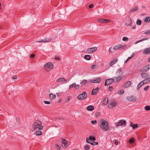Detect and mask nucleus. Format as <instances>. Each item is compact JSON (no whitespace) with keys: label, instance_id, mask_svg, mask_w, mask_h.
Here are the masks:
<instances>
[{"label":"nucleus","instance_id":"obj_33","mask_svg":"<svg viewBox=\"0 0 150 150\" xmlns=\"http://www.w3.org/2000/svg\"><path fill=\"white\" fill-rule=\"evenodd\" d=\"M144 84V83H143L142 81H141L138 85V86L137 88V90L139 89V88Z\"/></svg>","mask_w":150,"mask_h":150},{"label":"nucleus","instance_id":"obj_38","mask_svg":"<svg viewBox=\"0 0 150 150\" xmlns=\"http://www.w3.org/2000/svg\"><path fill=\"white\" fill-rule=\"evenodd\" d=\"M146 22H149L150 21V17H147L144 20Z\"/></svg>","mask_w":150,"mask_h":150},{"label":"nucleus","instance_id":"obj_21","mask_svg":"<svg viewBox=\"0 0 150 150\" xmlns=\"http://www.w3.org/2000/svg\"><path fill=\"white\" fill-rule=\"evenodd\" d=\"M108 102V98L105 97L103 99V103L104 105H106L107 104Z\"/></svg>","mask_w":150,"mask_h":150},{"label":"nucleus","instance_id":"obj_17","mask_svg":"<svg viewBox=\"0 0 150 150\" xmlns=\"http://www.w3.org/2000/svg\"><path fill=\"white\" fill-rule=\"evenodd\" d=\"M131 84V82L130 81H128L125 83V84L123 85V87L124 88H127L130 86Z\"/></svg>","mask_w":150,"mask_h":150},{"label":"nucleus","instance_id":"obj_59","mask_svg":"<svg viewBox=\"0 0 150 150\" xmlns=\"http://www.w3.org/2000/svg\"><path fill=\"white\" fill-rule=\"evenodd\" d=\"M95 67L96 65L95 64H93L91 66V68L92 69H94V68H95Z\"/></svg>","mask_w":150,"mask_h":150},{"label":"nucleus","instance_id":"obj_57","mask_svg":"<svg viewBox=\"0 0 150 150\" xmlns=\"http://www.w3.org/2000/svg\"><path fill=\"white\" fill-rule=\"evenodd\" d=\"M54 59L56 60H58L59 61L60 60V58L59 57H54Z\"/></svg>","mask_w":150,"mask_h":150},{"label":"nucleus","instance_id":"obj_3","mask_svg":"<svg viewBox=\"0 0 150 150\" xmlns=\"http://www.w3.org/2000/svg\"><path fill=\"white\" fill-rule=\"evenodd\" d=\"M44 68L47 71H50V69H53V65L51 63L48 62L45 64Z\"/></svg>","mask_w":150,"mask_h":150},{"label":"nucleus","instance_id":"obj_58","mask_svg":"<svg viewBox=\"0 0 150 150\" xmlns=\"http://www.w3.org/2000/svg\"><path fill=\"white\" fill-rule=\"evenodd\" d=\"M148 39V38H143V39H142V40H141V41H143V40H147Z\"/></svg>","mask_w":150,"mask_h":150},{"label":"nucleus","instance_id":"obj_42","mask_svg":"<svg viewBox=\"0 0 150 150\" xmlns=\"http://www.w3.org/2000/svg\"><path fill=\"white\" fill-rule=\"evenodd\" d=\"M145 109L146 111H149L150 110V106L146 105L145 107Z\"/></svg>","mask_w":150,"mask_h":150},{"label":"nucleus","instance_id":"obj_47","mask_svg":"<svg viewBox=\"0 0 150 150\" xmlns=\"http://www.w3.org/2000/svg\"><path fill=\"white\" fill-rule=\"evenodd\" d=\"M84 149L86 150H88L89 149L90 147L89 146L86 145L84 146Z\"/></svg>","mask_w":150,"mask_h":150},{"label":"nucleus","instance_id":"obj_11","mask_svg":"<svg viewBox=\"0 0 150 150\" xmlns=\"http://www.w3.org/2000/svg\"><path fill=\"white\" fill-rule=\"evenodd\" d=\"M150 69V64L147 65L141 70V72H146Z\"/></svg>","mask_w":150,"mask_h":150},{"label":"nucleus","instance_id":"obj_36","mask_svg":"<svg viewBox=\"0 0 150 150\" xmlns=\"http://www.w3.org/2000/svg\"><path fill=\"white\" fill-rule=\"evenodd\" d=\"M55 146L56 148V149L58 150H61V147L59 145L57 144H55Z\"/></svg>","mask_w":150,"mask_h":150},{"label":"nucleus","instance_id":"obj_52","mask_svg":"<svg viewBox=\"0 0 150 150\" xmlns=\"http://www.w3.org/2000/svg\"><path fill=\"white\" fill-rule=\"evenodd\" d=\"M117 58L115 59L114 60H113L112 61L113 62V63H114V64L116 63L117 61Z\"/></svg>","mask_w":150,"mask_h":150},{"label":"nucleus","instance_id":"obj_43","mask_svg":"<svg viewBox=\"0 0 150 150\" xmlns=\"http://www.w3.org/2000/svg\"><path fill=\"white\" fill-rule=\"evenodd\" d=\"M76 83H74L73 84L70 85L69 86V89H70L72 87H75Z\"/></svg>","mask_w":150,"mask_h":150},{"label":"nucleus","instance_id":"obj_26","mask_svg":"<svg viewBox=\"0 0 150 150\" xmlns=\"http://www.w3.org/2000/svg\"><path fill=\"white\" fill-rule=\"evenodd\" d=\"M66 81H67V80L63 78H61L58 79L57 81L58 82H62Z\"/></svg>","mask_w":150,"mask_h":150},{"label":"nucleus","instance_id":"obj_19","mask_svg":"<svg viewBox=\"0 0 150 150\" xmlns=\"http://www.w3.org/2000/svg\"><path fill=\"white\" fill-rule=\"evenodd\" d=\"M86 142L87 143L90 144L91 145L94 146L95 145H97L98 144V142H94L93 141V142H90L88 141V139L87 138H86Z\"/></svg>","mask_w":150,"mask_h":150},{"label":"nucleus","instance_id":"obj_60","mask_svg":"<svg viewBox=\"0 0 150 150\" xmlns=\"http://www.w3.org/2000/svg\"><path fill=\"white\" fill-rule=\"evenodd\" d=\"M93 4H91L89 6V8H91L93 7Z\"/></svg>","mask_w":150,"mask_h":150},{"label":"nucleus","instance_id":"obj_5","mask_svg":"<svg viewBox=\"0 0 150 150\" xmlns=\"http://www.w3.org/2000/svg\"><path fill=\"white\" fill-rule=\"evenodd\" d=\"M87 96V94L85 91L82 93L79 94L77 96V98L80 100H82L86 98Z\"/></svg>","mask_w":150,"mask_h":150},{"label":"nucleus","instance_id":"obj_12","mask_svg":"<svg viewBox=\"0 0 150 150\" xmlns=\"http://www.w3.org/2000/svg\"><path fill=\"white\" fill-rule=\"evenodd\" d=\"M127 98L129 101L132 102H134L137 100L136 98L133 96L127 97Z\"/></svg>","mask_w":150,"mask_h":150},{"label":"nucleus","instance_id":"obj_2","mask_svg":"<svg viewBox=\"0 0 150 150\" xmlns=\"http://www.w3.org/2000/svg\"><path fill=\"white\" fill-rule=\"evenodd\" d=\"M41 122L39 120H37L33 123L32 127L34 131L38 128V129L39 130H42L43 129V127L41 126Z\"/></svg>","mask_w":150,"mask_h":150},{"label":"nucleus","instance_id":"obj_10","mask_svg":"<svg viewBox=\"0 0 150 150\" xmlns=\"http://www.w3.org/2000/svg\"><path fill=\"white\" fill-rule=\"evenodd\" d=\"M98 21L100 23H108L110 22V20L107 19H104L103 18H100L98 19Z\"/></svg>","mask_w":150,"mask_h":150},{"label":"nucleus","instance_id":"obj_64","mask_svg":"<svg viewBox=\"0 0 150 150\" xmlns=\"http://www.w3.org/2000/svg\"><path fill=\"white\" fill-rule=\"evenodd\" d=\"M134 53H133L132 54L131 56V57H129L131 58H132V57H133L134 55Z\"/></svg>","mask_w":150,"mask_h":150},{"label":"nucleus","instance_id":"obj_16","mask_svg":"<svg viewBox=\"0 0 150 150\" xmlns=\"http://www.w3.org/2000/svg\"><path fill=\"white\" fill-rule=\"evenodd\" d=\"M116 74L117 75V77H120L122 78L123 73L121 70H118L116 72Z\"/></svg>","mask_w":150,"mask_h":150},{"label":"nucleus","instance_id":"obj_37","mask_svg":"<svg viewBox=\"0 0 150 150\" xmlns=\"http://www.w3.org/2000/svg\"><path fill=\"white\" fill-rule=\"evenodd\" d=\"M87 82V80H83L80 83L81 84H82L83 85H85L86 84Z\"/></svg>","mask_w":150,"mask_h":150},{"label":"nucleus","instance_id":"obj_29","mask_svg":"<svg viewBox=\"0 0 150 150\" xmlns=\"http://www.w3.org/2000/svg\"><path fill=\"white\" fill-rule=\"evenodd\" d=\"M122 78L120 77H114V80L115 79V82H117L120 81L122 79Z\"/></svg>","mask_w":150,"mask_h":150},{"label":"nucleus","instance_id":"obj_8","mask_svg":"<svg viewBox=\"0 0 150 150\" xmlns=\"http://www.w3.org/2000/svg\"><path fill=\"white\" fill-rule=\"evenodd\" d=\"M114 81V79L110 78L106 79L105 83V86H107L112 83Z\"/></svg>","mask_w":150,"mask_h":150},{"label":"nucleus","instance_id":"obj_44","mask_svg":"<svg viewBox=\"0 0 150 150\" xmlns=\"http://www.w3.org/2000/svg\"><path fill=\"white\" fill-rule=\"evenodd\" d=\"M136 23L138 25H141L142 23V21L140 20H137V21Z\"/></svg>","mask_w":150,"mask_h":150},{"label":"nucleus","instance_id":"obj_6","mask_svg":"<svg viewBox=\"0 0 150 150\" xmlns=\"http://www.w3.org/2000/svg\"><path fill=\"white\" fill-rule=\"evenodd\" d=\"M118 104L117 102L114 100H112L111 103L108 105V107L109 109H112Z\"/></svg>","mask_w":150,"mask_h":150},{"label":"nucleus","instance_id":"obj_46","mask_svg":"<svg viewBox=\"0 0 150 150\" xmlns=\"http://www.w3.org/2000/svg\"><path fill=\"white\" fill-rule=\"evenodd\" d=\"M122 40L123 41H127L128 40V38L127 37H124L122 38Z\"/></svg>","mask_w":150,"mask_h":150},{"label":"nucleus","instance_id":"obj_30","mask_svg":"<svg viewBox=\"0 0 150 150\" xmlns=\"http://www.w3.org/2000/svg\"><path fill=\"white\" fill-rule=\"evenodd\" d=\"M34 134L37 136H40L42 134V133L41 131H38L35 132Z\"/></svg>","mask_w":150,"mask_h":150},{"label":"nucleus","instance_id":"obj_18","mask_svg":"<svg viewBox=\"0 0 150 150\" xmlns=\"http://www.w3.org/2000/svg\"><path fill=\"white\" fill-rule=\"evenodd\" d=\"M144 54H150V47L145 49L143 52Z\"/></svg>","mask_w":150,"mask_h":150},{"label":"nucleus","instance_id":"obj_25","mask_svg":"<svg viewBox=\"0 0 150 150\" xmlns=\"http://www.w3.org/2000/svg\"><path fill=\"white\" fill-rule=\"evenodd\" d=\"M141 76L142 78H147L149 76L148 74L145 73H142L141 74Z\"/></svg>","mask_w":150,"mask_h":150},{"label":"nucleus","instance_id":"obj_34","mask_svg":"<svg viewBox=\"0 0 150 150\" xmlns=\"http://www.w3.org/2000/svg\"><path fill=\"white\" fill-rule=\"evenodd\" d=\"M124 92V91L123 89L119 90L117 92L118 94L119 95H122Z\"/></svg>","mask_w":150,"mask_h":150},{"label":"nucleus","instance_id":"obj_23","mask_svg":"<svg viewBox=\"0 0 150 150\" xmlns=\"http://www.w3.org/2000/svg\"><path fill=\"white\" fill-rule=\"evenodd\" d=\"M130 126L132 127L133 129H135L138 128V125L137 124H133L132 122H131L130 124Z\"/></svg>","mask_w":150,"mask_h":150},{"label":"nucleus","instance_id":"obj_63","mask_svg":"<svg viewBox=\"0 0 150 150\" xmlns=\"http://www.w3.org/2000/svg\"><path fill=\"white\" fill-rule=\"evenodd\" d=\"M115 144L116 145H117L118 144V142L116 140H115Z\"/></svg>","mask_w":150,"mask_h":150},{"label":"nucleus","instance_id":"obj_13","mask_svg":"<svg viewBox=\"0 0 150 150\" xmlns=\"http://www.w3.org/2000/svg\"><path fill=\"white\" fill-rule=\"evenodd\" d=\"M100 88L99 87H97L95 89H93L91 92V95H94L96 94L98 91L100 90Z\"/></svg>","mask_w":150,"mask_h":150},{"label":"nucleus","instance_id":"obj_32","mask_svg":"<svg viewBox=\"0 0 150 150\" xmlns=\"http://www.w3.org/2000/svg\"><path fill=\"white\" fill-rule=\"evenodd\" d=\"M91 56L89 55H86L84 56V58L87 60H89L91 59Z\"/></svg>","mask_w":150,"mask_h":150},{"label":"nucleus","instance_id":"obj_9","mask_svg":"<svg viewBox=\"0 0 150 150\" xmlns=\"http://www.w3.org/2000/svg\"><path fill=\"white\" fill-rule=\"evenodd\" d=\"M126 125V121L124 120H121L119 122H117L116 125V126H120L121 125H124V126H125Z\"/></svg>","mask_w":150,"mask_h":150},{"label":"nucleus","instance_id":"obj_40","mask_svg":"<svg viewBox=\"0 0 150 150\" xmlns=\"http://www.w3.org/2000/svg\"><path fill=\"white\" fill-rule=\"evenodd\" d=\"M134 139L133 138H131L129 141V142L130 144L133 143L134 142Z\"/></svg>","mask_w":150,"mask_h":150},{"label":"nucleus","instance_id":"obj_31","mask_svg":"<svg viewBox=\"0 0 150 150\" xmlns=\"http://www.w3.org/2000/svg\"><path fill=\"white\" fill-rule=\"evenodd\" d=\"M120 50L124 49L127 47V45L126 44L122 46L121 44H120Z\"/></svg>","mask_w":150,"mask_h":150},{"label":"nucleus","instance_id":"obj_48","mask_svg":"<svg viewBox=\"0 0 150 150\" xmlns=\"http://www.w3.org/2000/svg\"><path fill=\"white\" fill-rule=\"evenodd\" d=\"M97 121L96 120H92L91 121V123L93 125H95L97 123Z\"/></svg>","mask_w":150,"mask_h":150},{"label":"nucleus","instance_id":"obj_4","mask_svg":"<svg viewBox=\"0 0 150 150\" xmlns=\"http://www.w3.org/2000/svg\"><path fill=\"white\" fill-rule=\"evenodd\" d=\"M62 145L63 148H66L70 144V143L66 139L63 138H61Z\"/></svg>","mask_w":150,"mask_h":150},{"label":"nucleus","instance_id":"obj_39","mask_svg":"<svg viewBox=\"0 0 150 150\" xmlns=\"http://www.w3.org/2000/svg\"><path fill=\"white\" fill-rule=\"evenodd\" d=\"M120 44L115 46L113 47V49L114 50H120Z\"/></svg>","mask_w":150,"mask_h":150},{"label":"nucleus","instance_id":"obj_49","mask_svg":"<svg viewBox=\"0 0 150 150\" xmlns=\"http://www.w3.org/2000/svg\"><path fill=\"white\" fill-rule=\"evenodd\" d=\"M79 87H80V86L79 85H76V84L75 88L77 90V89H79Z\"/></svg>","mask_w":150,"mask_h":150},{"label":"nucleus","instance_id":"obj_50","mask_svg":"<svg viewBox=\"0 0 150 150\" xmlns=\"http://www.w3.org/2000/svg\"><path fill=\"white\" fill-rule=\"evenodd\" d=\"M149 88V86H146L144 88V91H147Z\"/></svg>","mask_w":150,"mask_h":150},{"label":"nucleus","instance_id":"obj_20","mask_svg":"<svg viewBox=\"0 0 150 150\" xmlns=\"http://www.w3.org/2000/svg\"><path fill=\"white\" fill-rule=\"evenodd\" d=\"M132 21L131 19L129 18V20L127 21L125 24L127 26H130L132 25Z\"/></svg>","mask_w":150,"mask_h":150},{"label":"nucleus","instance_id":"obj_22","mask_svg":"<svg viewBox=\"0 0 150 150\" xmlns=\"http://www.w3.org/2000/svg\"><path fill=\"white\" fill-rule=\"evenodd\" d=\"M86 109L88 111H91L93 110L94 109V107L93 105H89L87 107Z\"/></svg>","mask_w":150,"mask_h":150},{"label":"nucleus","instance_id":"obj_41","mask_svg":"<svg viewBox=\"0 0 150 150\" xmlns=\"http://www.w3.org/2000/svg\"><path fill=\"white\" fill-rule=\"evenodd\" d=\"M71 98V96H69L67 98L65 102L66 103H68Z\"/></svg>","mask_w":150,"mask_h":150},{"label":"nucleus","instance_id":"obj_7","mask_svg":"<svg viewBox=\"0 0 150 150\" xmlns=\"http://www.w3.org/2000/svg\"><path fill=\"white\" fill-rule=\"evenodd\" d=\"M97 48L96 47L88 48L86 50V53L91 54L97 50Z\"/></svg>","mask_w":150,"mask_h":150},{"label":"nucleus","instance_id":"obj_61","mask_svg":"<svg viewBox=\"0 0 150 150\" xmlns=\"http://www.w3.org/2000/svg\"><path fill=\"white\" fill-rule=\"evenodd\" d=\"M114 64V63H113V62L112 61L110 63V66H112Z\"/></svg>","mask_w":150,"mask_h":150},{"label":"nucleus","instance_id":"obj_56","mask_svg":"<svg viewBox=\"0 0 150 150\" xmlns=\"http://www.w3.org/2000/svg\"><path fill=\"white\" fill-rule=\"evenodd\" d=\"M131 58L130 57H128L127 60L125 61L124 62L125 63H126L127 62H128L130 59H131Z\"/></svg>","mask_w":150,"mask_h":150},{"label":"nucleus","instance_id":"obj_1","mask_svg":"<svg viewBox=\"0 0 150 150\" xmlns=\"http://www.w3.org/2000/svg\"><path fill=\"white\" fill-rule=\"evenodd\" d=\"M100 123L99 126L100 129L104 131H107L109 129V125L107 121L103 119L100 120Z\"/></svg>","mask_w":150,"mask_h":150},{"label":"nucleus","instance_id":"obj_35","mask_svg":"<svg viewBox=\"0 0 150 150\" xmlns=\"http://www.w3.org/2000/svg\"><path fill=\"white\" fill-rule=\"evenodd\" d=\"M138 8V7L137 6H135L134 7V8H132V9H130V12H132L135 11L136 10H137Z\"/></svg>","mask_w":150,"mask_h":150},{"label":"nucleus","instance_id":"obj_62","mask_svg":"<svg viewBox=\"0 0 150 150\" xmlns=\"http://www.w3.org/2000/svg\"><path fill=\"white\" fill-rule=\"evenodd\" d=\"M13 79H16L17 78V76L16 75H14L13 77H12Z\"/></svg>","mask_w":150,"mask_h":150},{"label":"nucleus","instance_id":"obj_55","mask_svg":"<svg viewBox=\"0 0 150 150\" xmlns=\"http://www.w3.org/2000/svg\"><path fill=\"white\" fill-rule=\"evenodd\" d=\"M35 54H31L30 55V57L31 58H33L35 57Z\"/></svg>","mask_w":150,"mask_h":150},{"label":"nucleus","instance_id":"obj_14","mask_svg":"<svg viewBox=\"0 0 150 150\" xmlns=\"http://www.w3.org/2000/svg\"><path fill=\"white\" fill-rule=\"evenodd\" d=\"M51 40V38H46L44 40H40L38 41L37 42L38 43L41 42H49Z\"/></svg>","mask_w":150,"mask_h":150},{"label":"nucleus","instance_id":"obj_28","mask_svg":"<svg viewBox=\"0 0 150 150\" xmlns=\"http://www.w3.org/2000/svg\"><path fill=\"white\" fill-rule=\"evenodd\" d=\"M89 139L91 141H93L96 140V139L94 136L91 135L89 137Z\"/></svg>","mask_w":150,"mask_h":150},{"label":"nucleus","instance_id":"obj_53","mask_svg":"<svg viewBox=\"0 0 150 150\" xmlns=\"http://www.w3.org/2000/svg\"><path fill=\"white\" fill-rule=\"evenodd\" d=\"M113 88L112 87L110 86L109 87V91H112V90Z\"/></svg>","mask_w":150,"mask_h":150},{"label":"nucleus","instance_id":"obj_45","mask_svg":"<svg viewBox=\"0 0 150 150\" xmlns=\"http://www.w3.org/2000/svg\"><path fill=\"white\" fill-rule=\"evenodd\" d=\"M100 113L99 112H96L95 114V116L96 117H100Z\"/></svg>","mask_w":150,"mask_h":150},{"label":"nucleus","instance_id":"obj_51","mask_svg":"<svg viewBox=\"0 0 150 150\" xmlns=\"http://www.w3.org/2000/svg\"><path fill=\"white\" fill-rule=\"evenodd\" d=\"M144 34H150V30H147L146 32H144Z\"/></svg>","mask_w":150,"mask_h":150},{"label":"nucleus","instance_id":"obj_27","mask_svg":"<svg viewBox=\"0 0 150 150\" xmlns=\"http://www.w3.org/2000/svg\"><path fill=\"white\" fill-rule=\"evenodd\" d=\"M150 81V77L144 80L143 81H142V82L144 83V84H145L146 83H148L149 81Z\"/></svg>","mask_w":150,"mask_h":150},{"label":"nucleus","instance_id":"obj_54","mask_svg":"<svg viewBox=\"0 0 150 150\" xmlns=\"http://www.w3.org/2000/svg\"><path fill=\"white\" fill-rule=\"evenodd\" d=\"M44 103L46 104H49L50 103V102L49 101H44Z\"/></svg>","mask_w":150,"mask_h":150},{"label":"nucleus","instance_id":"obj_24","mask_svg":"<svg viewBox=\"0 0 150 150\" xmlns=\"http://www.w3.org/2000/svg\"><path fill=\"white\" fill-rule=\"evenodd\" d=\"M49 97L51 100H53L55 99L56 95L54 94H53L52 93H51L49 95Z\"/></svg>","mask_w":150,"mask_h":150},{"label":"nucleus","instance_id":"obj_15","mask_svg":"<svg viewBox=\"0 0 150 150\" xmlns=\"http://www.w3.org/2000/svg\"><path fill=\"white\" fill-rule=\"evenodd\" d=\"M101 81V79L100 78H97L96 79H91L89 80L90 81L93 83H99Z\"/></svg>","mask_w":150,"mask_h":150}]
</instances>
